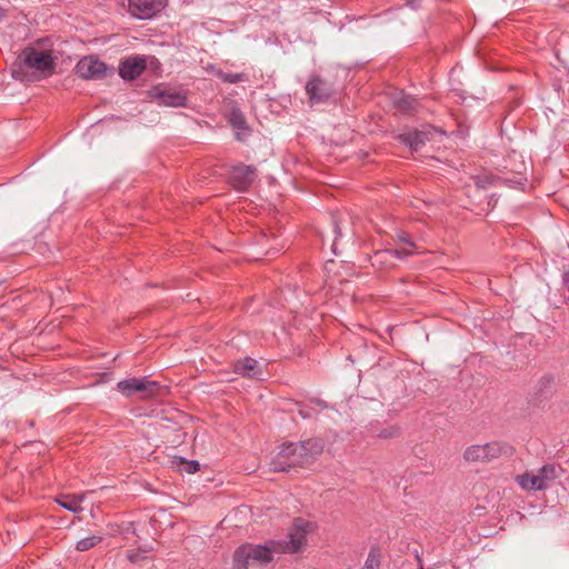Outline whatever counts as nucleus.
Masks as SVG:
<instances>
[{
  "label": "nucleus",
  "mask_w": 569,
  "mask_h": 569,
  "mask_svg": "<svg viewBox=\"0 0 569 569\" xmlns=\"http://www.w3.org/2000/svg\"><path fill=\"white\" fill-rule=\"evenodd\" d=\"M157 546L156 539L151 538L150 540L140 541L138 546V551L136 550H129L128 551V559L131 562L138 561L139 559L143 558V555L154 550Z\"/></svg>",
  "instance_id": "17"
},
{
  "label": "nucleus",
  "mask_w": 569,
  "mask_h": 569,
  "mask_svg": "<svg viewBox=\"0 0 569 569\" xmlns=\"http://www.w3.org/2000/svg\"><path fill=\"white\" fill-rule=\"evenodd\" d=\"M199 462L198 461H189L186 466V471L188 473H194L199 470Z\"/></svg>",
  "instance_id": "26"
},
{
  "label": "nucleus",
  "mask_w": 569,
  "mask_h": 569,
  "mask_svg": "<svg viewBox=\"0 0 569 569\" xmlns=\"http://www.w3.org/2000/svg\"><path fill=\"white\" fill-rule=\"evenodd\" d=\"M147 68V60L141 56H133L120 62L119 74L124 80H134L142 74Z\"/></svg>",
  "instance_id": "12"
},
{
  "label": "nucleus",
  "mask_w": 569,
  "mask_h": 569,
  "mask_svg": "<svg viewBox=\"0 0 569 569\" xmlns=\"http://www.w3.org/2000/svg\"><path fill=\"white\" fill-rule=\"evenodd\" d=\"M380 565V553L377 549H372L365 562L362 569H378Z\"/></svg>",
  "instance_id": "22"
},
{
  "label": "nucleus",
  "mask_w": 569,
  "mask_h": 569,
  "mask_svg": "<svg viewBox=\"0 0 569 569\" xmlns=\"http://www.w3.org/2000/svg\"><path fill=\"white\" fill-rule=\"evenodd\" d=\"M20 67L30 70L39 77L47 78L54 72V58L48 50L27 47L19 56Z\"/></svg>",
  "instance_id": "3"
},
{
  "label": "nucleus",
  "mask_w": 569,
  "mask_h": 569,
  "mask_svg": "<svg viewBox=\"0 0 569 569\" xmlns=\"http://www.w3.org/2000/svg\"><path fill=\"white\" fill-rule=\"evenodd\" d=\"M234 371L243 377L256 378L259 375L258 361L252 358H244L234 365Z\"/></svg>",
  "instance_id": "16"
},
{
  "label": "nucleus",
  "mask_w": 569,
  "mask_h": 569,
  "mask_svg": "<svg viewBox=\"0 0 569 569\" xmlns=\"http://www.w3.org/2000/svg\"><path fill=\"white\" fill-rule=\"evenodd\" d=\"M167 6V0H129V12L138 19H150Z\"/></svg>",
  "instance_id": "8"
},
{
  "label": "nucleus",
  "mask_w": 569,
  "mask_h": 569,
  "mask_svg": "<svg viewBox=\"0 0 569 569\" xmlns=\"http://www.w3.org/2000/svg\"><path fill=\"white\" fill-rule=\"evenodd\" d=\"M230 123L232 124V127L234 129H238V130H247V126H246V119L243 117V114L238 111V110H233L230 114Z\"/></svg>",
  "instance_id": "20"
},
{
  "label": "nucleus",
  "mask_w": 569,
  "mask_h": 569,
  "mask_svg": "<svg viewBox=\"0 0 569 569\" xmlns=\"http://www.w3.org/2000/svg\"><path fill=\"white\" fill-rule=\"evenodd\" d=\"M76 72L82 79L101 78L106 72V64L93 57H84L77 63Z\"/></svg>",
  "instance_id": "11"
},
{
  "label": "nucleus",
  "mask_w": 569,
  "mask_h": 569,
  "mask_svg": "<svg viewBox=\"0 0 569 569\" xmlns=\"http://www.w3.org/2000/svg\"><path fill=\"white\" fill-rule=\"evenodd\" d=\"M420 569H423L422 567Z\"/></svg>",
  "instance_id": "31"
},
{
  "label": "nucleus",
  "mask_w": 569,
  "mask_h": 569,
  "mask_svg": "<svg viewBox=\"0 0 569 569\" xmlns=\"http://www.w3.org/2000/svg\"><path fill=\"white\" fill-rule=\"evenodd\" d=\"M323 451V441L319 438L298 443L283 445L271 463L273 471H288L291 467H305L312 463Z\"/></svg>",
  "instance_id": "2"
},
{
  "label": "nucleus",
  "mask_w": 569,
  "mask_h": 569,
  "mask_svg": "<svg viewBox=\"0 0 569 569\" xmlns=\"http://www.w3.org/2000/svg\"><path fill=\"white\" fill-rule=\"evenodd\" d=\"M415 1H416V0H407V3H408V4H413V2H415Z\"/></svg>",
  "instance_id": "30"
},
{
  "label": "nucleus",
  "mask_w": 569,
  "mask_h": 569,
  "mask_svg": "<svg viewBox=\"0 0 569 569\" xmlns=\"http://www.w3.org/2000/svg\"><path fill=\"white\" fill-rule=\"evenodd\" d=\"M398 435H399V428L393 425L383 427V428L375 431V436L377 438H381V439L393 438V437H397Z\"/></svg>",
  "instance_id": "19"
},
{
  "label": "nucleus",
  "mask_w": 569,
  "mask_h": 569,
  "mask_svg": "<svg viewBox=\"0 0 569 569\" xmlns=\"http://www.w3.org/2000/svg\"><path fill=\"white\" fill-rule=\"evenodd\" d=\"M257 178V169L253 166L238 164L230 171V182L240 192H244Z\"/></svg>",
  "instance_id": "9"
},
{
  "label": "nucleus",
  "mask_w": 569,
  "mask_h": 569,
  "mask_svg": "<svg viewBox=\"0 0 569 569\" xmlns=\"http://www.w3.org/2000/svg\"><path fill=\"white\" fill-rule=\"evenodd\" d=\"M312 402L316 403L317 406L321 407V408H327V405H326V402L323 400L313 399Z\"/></svg>",
  "instance_id": "29"
},
{
  "label": "nucleus",
  "mask_w": 569,
  "mask_h": 569,
  "mask_svg": "<svg viewBox=\"0 0 569 569\" xmlns=\"http://www.w3.org/2000/svg\"><path fill=\"white\" fill-rule=\"evenodd\" d=\"M509 447L499 441L488 442L486 445H472L466 448L463 458L468 462H489L507 453Z\"/></svg>",
  "instance_id": "5"
},
{
  "label": "nucleus",
  "mask_w": 569,
  "mask_h": 569,
  "mask_svg": "<svg viewBox=\"0 0 569 569\" xmlns=\"http://www.w3.org/2000/svg\"><path fill=\"white\" fill-rule=\"evenodd\" d=\"M219 78L223 81V82H228V83H237V82H240V81H243V74L242 73H226V72H220L219 73Z\"/></svg>",
  "instance_id": "24"
},
{
  "label": "nucleus",
  "mask_w": 569,
  "mask_h": 569,
  "mask_svg": "<svg viewBox=\"0 0 569 569\" xmlns=\"http://www.w3.org/2000/svg\"><path fill=\"white\" fill-rule=\"evenodd\" d=\"M415 103L416 101L413 99L406 97L399 101V109L405 112H411L415 110Z\"/></svg>",
  "instance_id": "25"
},
{
  "label": "nucleus",
  "mask_w": 569,
  "mask_h": 569,
  "mask_svg": "<svg viewBox=\"0 0 569 569\" xmlns=\"http://www.w3.org/2000/svg\"><path fill=\"white\" fill-rule=\"evenodd\" d=\"M412 254V250L401 248V249H387L375 252L372 256V266H380L382 268H389L395 264L396 259H403L408 256Z\"/></svg>",
  "instance_id": "13"
},
{
  "label": "nucleus",
  "mask_w": 569,
  "mask_h": 569,
  "mask_svg": "<svg viewBox=\"0 0 569 569\" xmlns=\"http://www.w3.org/2000/svg\"><path fill=\"white\" fill-rule=\"evenodd\" d=\"M429 139V132L419 130H410L399 136V140L411 151H418Z\"/></svg>",
  "instance_id": "14"
},
{
  "label": "nucleus",
  "mask_w": 569,
  "mask_h": 569,
  "mask_svg": "<svg viewBox=\"0 0 569 569\" xmlns=\"http://www.w3.org/2000/svg\"><path fill=\"white\" fill-rule=\"evenodd\" d=\"M153 92L159 104L174 108L186 106L187 96L181 89L172 87H157L153 89Z\"/></svg>",
  "instance_id": "10"
},
{
  "label": "nucleus",
  "mask_w": 569,
  "mask_h": 569,
  "mask_svg": "<svg viewBox=\"0 0 569 569\" xmlns=\"http://www.w3.org/2000/svg\"><path fill=\"white\" fill-rule=\"evenodd\" d=\"M552 378L550 376H543L539 379L537 383V388L539 389V392H541V396L545 398L548 397L550 393L551 385H552Z\"/></svg>",
  "instance_id": "23"
},
{
  "label": "nucleus",
  "mask_w": 569,
  "mask_h": 569,
  "mask_svg": "<svg viewBox=\"0 0 569 569\" xmlns=\"http://www.w3.org/2000/svg\"><path fill=\"white\" fill-rule=\"evenodd\" d=\"M117 388L126 396L141 393L144 397H151L159 390L160 385L146 378H130L119 381Z\"/></svg>",
  "instance_id": "7"
},
{
  "label": "nucleus",
  "mask_w": 569,
  "mask_h": 569,
  "mask_svg": "<svg viewBox=\"0 0 569 569\" xmlns=\"http://www.w3.org/2000/svg\"><path fill=\"white\" fill-rule=\"evenodd\" d=\"M299 415L303 418V419H308V418H311L312 417V412L310 409H307V408H301L299 409Z\"/></svg>",
  "instance_id": "27"
},
{
  "label": "nucleus",
  "mask_w": 569,
  "mask_h": 569,
  "mask_svg": "<svg viewBox=\"0 0 569 569\" xmlns=\"http://www.w3.org/2000/svg\"><path fill=\"white\" fill-rule=\"evenodd\" d=\"M315 521L305 518H295L289 533H311L318 530Z\"/></svg>",
  "instance_id": "18"
},
{
  "label": "nucleus",
  "mask_w": 569,
  "mask_h": 569,
  "mask_svg": "<svg viewBox=\"0 0 569 569\" xmlns=\"http://www.w3.org/2000/svg\"><path fill=\"white\" fill-rule=\"evenodd\" d=\"M266 545H243L233 555V569H248L249 566H264L278 553H293L306 546L305 536H278Z\"/></svg>",
  "instance_id": "1"
},
{
  "label": "nucleus",
  "mask_w": 569,
  "mask_h": 569,
  "mask_svg": "<svg viewBox=\"0 0 569 569\" xmlns=\"http://www.w3.org/2000/svg\"><path fill=\"white\" fill-rule=\"evenodd\" d=\"M84 500V495H61L56 499V502L62 508L78 513L82 511V502Z\"/></svg>",
  "instance_id": "15"
},
{
  "label": "nucleus",
  "mask_w": 569,
  "mask_h": 569,
  "mask_svg": "<svg viewBox=\"0 0 569 569\" xmlns=\"http://www.w3.org/2000/svg\"><path fill=\"white\" fill-rule=\"evenodd\" d=\"M306 93L311 104L325 103L335 93L332 83L318 74H312L305 86Z\"/></svg>",
  "instance_id": "6"
},
{
  "label": "nucleus",
  "mask_w": 569,
  "mask_h": 569,
  "mask_svg": "<svg viewBox=\"0 0 569 569\" xmlns=\"http://www.w3.org/2000/svg\"><path fill=\"white\" fill-rule=\"evenodd\" d=\"M100 542V536H89L77 542V549L79 551H86Z\"/></svg>",
  "instance_id": "21"
},
{
  "label": "nucleus",
  "mask_w": 569,
  "mask_h": 569,
  "mask_svg": "<svg viewBox=\"0 0 569 569\" xmlns=\"http://www.w3.org/2000/svg\"><path fill=\"white\" fill-rule=\"evenodd\" d=\"M403 243H406L410 248H415V243L408 238V237H401L400 238Z\"/></svg>",
  "instance_id": "28"
},
{
  "label": "nucleus",
  "mask_w": 569,
  "mask_h": 569,
  "mask_svg": "<svg viewBox=\"0 0 569 569\" xmlns=\"http://www.w3.org/2000/svg\"><path fill=\"white\" fill-rule=\"evenodd\" d=\"M557 478V468L545 465L537 473L526 472L517 476V483L525 490L539 491L546 489Z\"/></svg>",
  "instance_id": "4"
}]
</instances>
